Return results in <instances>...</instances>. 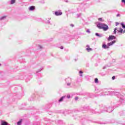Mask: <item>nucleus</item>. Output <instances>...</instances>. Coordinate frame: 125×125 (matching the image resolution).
I'll use <instances>...</instances> for the list:
<instances>
[{
  "instance_id": "423d86ee",
  "label": "nucleus",
  "mask_w": 125,
  "mask_h": 125,
  "mask_svg": "<svg viewBox=\"0 0 125 125\" xmlns=\"http://www.w3.org/2000/svg\"><path fill=\"white\" fill-rule=\"evenodd\" d=\"M115 42H116V40H114L113 41H112L109 43H108L107 45L108 46V47L109 48L110 46H111V45H113V44H114V43H115Z\"/></svg>"
},
{
  "instance_id": "5701e85b",
  "label": "nucleus",
  "mask_w": 125,
  "mask_h": 125,
  "mask_svg": "<svg viewBox=\"0 0 125 125\" xmlns=\"http://www.w3.org/2000/svg\"><path fill=\"white\" fill-rule=\"evenodd\" d=\"M107 67H108V65H105L103 67V69L105 70V69H106V68H107Z\"/></svg>"
},
{
  "instance_id": "4c0bfd02",
  "label": "nucleus",
  "mask_w": 125,
  "mask_h": 125,
  "mask_svg": "<svg viewBox=\"0 0 125 125\" xmlns=\"http://www.w3.org/2000/svg\"><path fill=\"white\" fill-rule=\"evenodd\" d=\"M30 0V1H31L32 0Z\"/></svg>"
},
{
  "instance_id": "f704fd0d",
  "label": "nucleus",
  "mask_w": 125,
  "mask_h": 125,
  "mask_svg": "<svg viewBox=\"0 0 125 125\" xmlns=\"http://www.w3.org/2000/svg\"><path fill=\"white\" fill-rule=\"evenodd\" d=\"M80 76L81 77H83V75L82 74H80Z\"/></svg>"
},
{
  "instance_id": "9d476101",
  "label": "nucleus",
  "mask_w": 125,
  "mask_h": 125,
  "mask_svg": "<svg viewBox=\"0 0 125 125\" xmlns=\"http://www.w3.org/2000/svg\"><path fill=\"white\" fill-rule=\"evenodd\" d=\"M66 97L65 96H62V97L59 100V103H60V102H63V100H64V98H65Z\"/></svg>"
},
{
  "instance_id": "9b49d317",
  "label": "nucleus",
  "mask_w": 125,
  "mask_h": 125,
  "mask_svg": "<svg viewBox=\"0 0 125 125\" xmlns=\"http://www.w3.org/2000/svg\"><path fill=\"white\" fill-rule=\"evenodd\" d=\"M95 36H96L97 37H98V38H102V37H103V34H99L98 33H95Z\"/></svg>"
},
{
  "instance_id": "2f4dec72",
  "label": "nucleus",
  "mask_w": 125,
  "mask_h": 125,
  "mask_svg": "<svg viewBox=\"0 0 125 125\" xmlns=\"http://www.w3.org/2000/svg\"><path fill=\"white\" fill-rule=\"evenodd\" d=\"M79 73H80V74H83V71H79Z\"/></svg>"
},
{
  "instance_id": "7c9ffc66",
  "label": "nucleus",
  "mask_w": 125,
  "mask_h": 125,
  "mask_svg": "<svg viewBox=\"0 0 125 125\" xmlns=\"http://www.w3.org/2000/svg\"><path fill=\"white\" fill-rule=\"evenodd\" d=\"M70 26H71V27H74V24H70Z\"/></svg>"
},
{
  "instance_id": "e433bc0d",
  "label": "nucleus",
  "mask_w": 125,
  "mask_h": 125,
  "mask_svg": "<svg viewBox=\"0 0 125 125\" xmlns=\"http://www.w3.org/2000/svg\"><path fill=\"white\" fill-rule=\"evenodd\" d=\"M1 66V64L0 63V66Z\"/></svg>"
},
{
  "instance_id": "c85d7f7f",
  "label": "nucleus",
  "mask_w": 125,
  "mask_h": 125,
  "mask_svg": "<svg viewBox=\"0 0 125 125\" xmlns=\"http://www.w3.org/2000/svg\"><path fill=\"white\" fill-rule=\"evenodd\" d=\"M119 22H116V26H118L119 25Z\"/></svg>"
},
{
  "instance_id": "b1692460",
  "label": "nucleus",
  "mask_w": 125,
  "mask_h": 125,
  "mask_svg": "<svg viewBox=\"0 0 125 125\" xmlns=\"http://www.w3.org/2000/svg\"><path fill=\"white\" fill-rule=\"evenodd\" d=\"M99 21H102L103 19L102 18H100L98 19Z\"/></svg>"
},
{
  "instance_id": "72a5a7b5",
  "label": "nucleus",
  "mask_w": 125,
  "mask_h": 125,
  "mask_svg": "<svg viewBox=\"0 0 125 125\" xmlns=\"http://www.w3.org/2000/svg\"><path fill=\"white\" fill-rule=\"evenodd\" d=\"M65 1L66 2H69V1H68V0H65Z\"/></svg>"
},
{
  "instance_id": "dca6fc26",
  "label": "nucleus",
  "mask_w": 125,
  "mask_h": 125,
  "mask_svg": "<svg viewBox=\"0 0 125 125\" xmlns=\"http://www.w3.org/2000/svg\"><path fill=\"white\" fill-rule=\"evenodd\" d=\"M121 25L123 29H125V23H124V22H121Z\"/></svg>"
},
{
  "instance_id": "473e14b6",
  "label": "nucleus",
  "mask_w": 125,
  "mask_h": 125,
  "mask_svg": "<svg viewBox=\"0 0 125 125\" xmlns=\"http://www.w3.org/2000/svg\"><path fill=\"white\" fill-rule=\"evenodd\" d=\"M119 16H120V14H118L117 15V17H119Z\"/></svg>"
},
{
  "instance_id": "aec40b11",
  "label": "nucleus",
  "mask_w": 125,
  "mask_h": 125,
  "mask_svg": "<svg viewBox=\"0 0 125 125\" xmlns=\"http://www.w3.org/2000/svg\"><path fill=\"white\" fill-rule=\"evenodd\" d=\"M95 83H98V79H97V78L95 79Z\"/></svg>"
},
{
  "instance_id": "4be33fe9",
  "label": "nucleus",
  "mask_w": 125,
  "mask_h": 125,
  "mask_svg": "<svg viewBox=\"0 0 125 125\" xmlns=\"http://www.w3.org/2000/svg\"><path fill=\"white\" fill-rule=\"evenodd\" d=\"M38 47L40 49H42V47L41 45H39Z\"/></svg>"
},
{
  "instance_id": "a878e982",
  "label": "nucleus",
  "mask_w": 125,
  "mask_h": 125,
  "mask_svg": "<svg viewBox=\"0 0 125 125\" xmlns=\"http://www.w3.org/2000/svg\"><path fill=\"white\" fill-rule=\"evenodd\" d=\"M115 79H116V77L115 76H113L112 77V80H115Z\"/></svg>"
},
{
  "instance_id": "cd10ccee",
  "label": "nucleus",
  "mask_w": 125,
  "mask_h": 125,
  "mask_svg": "<svg viewBox=\"0 0 125 125\" xmlns=\"http://www.w3.org/2000/svg\"><path fill=\"white\" fill-rule=\"evenodd\" d=\"M122 2H124L125 4V0H122Z\"/></svg>"
},
{
  "instance_id": "1a4fd4ad",
  "label": "nucleus",
  "mask_w": 125,
  "mask_h": 125,
  "mask_svg": "<svg viewBox=\"0 0 125 125\" xmlns=\"http://www.w3.org/2000/svg\"><path fill=\"white\" fill-rule=\"evenodd\" d=\"M35 8H35V6H31L29 7V10L30 11H33V10H35Z\"/></svg>"
},
{
  "instance_id": "0eeeda50",
  "label": "nucleus",
  "mask_w": 125,
  "mask_h": 125,
  "mask_svg": "<svg viewBox=\"0 0 125 125\" xmlns=\"http://www.w3.org/2000/svg\"><path fill=\"white\" fill-rule=\"evenodd\" d=\"M86 50H87V51H88V52H89V51H92V49L89 48V45H87L86 46Z\"/></svg>"
},
{
  "instance_id": "f03ea898",
  "label": "nucleus",
  "mask_w": 125,
  "mask_h": 125,
  "mask_svg": "<svg viewBox=\"0 0 125 125\" xmlns=\"http://www.w3.org/2000/svg\"><path fill=\"white\" fill-rule=\"evenodd\" d=\"M101 110H102V112H104V111L108 113H111V112L113 111V109L112 107H108L107 108V107L103 106L101 108Z\"/></svg>"
},
{
  "instance_id": "412c9836",
  "label": "nucleus",
  "mask_w": 125,
  "mask_h": 125,
  "mask_svg": "<svg viewBox=\"0 0 125 125\" xmlns=\"http://www.w3.org/2000/svg\"><path fill=\"white\" fill-rule=\"evenodd\" d=\"M81 16H82L81 14H77V17H81Z\"/></svg>"
},
{
  "instance_id": "f8f14e48",
  "label": "nucleus",
  "mask_w": 125,
  "mask_h": 125,
  "mask_svg": "<svg viewBox=\"0 0 125 125\" xmlns=\"http://www.w3.org/2000/svg\"><path fill=\"white\" fill-rule=\"evenodd\" d=\"M17 125H22V119H21L19 122L17 123Z\"/></svg>"
},
{
  "instance_id": "f3484780",
  "label": "nucleus",
  "mask_w": 125,
  "mask_h": 125,
  "mask_svg": "<svg viewBox=\"0 0 125 125\" xmlns=\"http://www.w3.org/2000/svg\"><path fill=\"white\" fill-rule=\"evenodd\" d=\"M15 0H11L10 4H14L15 3Z\"/></svg>"
},
{
  "instance_id": "7ed1b4c3",
  "label": "nucleus",
  "mask_w": 125,
  "mask_h": 125,
  "mask_svg": "<svg viewBox=\"0 0 125 125\" xmlns=\"http://www.w3.org/2000/svg\"><path fill=\"white\" fill-rule=\"evenodd\" d=\"M67 86H70L71 83H72V79L68 78L65 80Z\"/></svg>"
},
{
  "instance_id": "c756f323",
  "label": "nucleus",
  "mask_w": 125,
  "mask_h": 125,
  "mask_svg": "<svg viewBox=\"0 0 125 125\" xmlns=\"http://www.w3.org/2000/svg\"><path fill=\"white\" fill-rule=\"evenodd\" d=\"M67 98H68V99L71 98V96H67Z\"/></svg>"
},
{
  "instance_id": "6e6552de",
  "label": "nucleus",
  "mask_w": 125,
  "mask_h": 125,
  "mask_svg": "<svg viewBox=\"0 0 125 125\" xmlns=\"http://www.w3.org/2000/svg\"><path fill=\"white\" fill-rule=\"evenodd\" d=\"M102 47L103 48H104V49H106L107 48H109L108 44H107V45H106V44H103Z\"/></svg>"
},
{
  "instance_id": "c9c22d12",
  "label": "nucleus",
  "mask_w": 125,
  "mask_h": 125,
  "mask_svg": "<svg viewBox=\"0 0 125 125\" xmlns=\"http://www.w3.org/2000/svg\"><path fill=\"white\" fill-rule=\"evenodd\" d=\"M48 23H50V21H48Z\"/></svg>"
},
{
  "instance_id": "ddd939ff",
  "label": "nucleus",
  "mask_w": 125,
  "mask_h": 125,
  "mask_svg": "<svg viewBox=\"0 0 125 125\" xmlns=\"http://www.w3.org/2000/svg\"><path fill=\"white\" fill-rule=\"evenodd\" d=\"M117 31H118V28L116 27L114 30L113 34L116 35L117 34Z\"/></svg>"
},
{
  "instance_id": "f257e3e1",
  "label": "nucleus",
  "mask_w": 125,
  "mask_h": 125,
  "mask_svg": "<svg viewBox=\"0 0 125 125\" xmlns=\"http://www.w3.org/2000/svg\"><path fill=\"white\" fill-rule=\"evenodd\" d=\"M97 26L99 29H102L104 31H107L109 30V26L104 23H98Z\"/></svg>"
},
{
  "instance_id": "393cba45",
  "label": "nucleus",
  "mask_w": 125,
  "mask_h": 125,
  "mask_svg": "<svg viewBox=\"0 0 125 125\" xmlns=\"http://www.w3.org/2000/svg\"><path fill=\"white\" fill-rule=\"evenodd\" d=\"M78 99H79V97H76L75 98V100L77 101V100H78Z\"/></svg>"
},
{
  "instance_id": "6ab92c4d",
  "label": "nucleus",
  "mask_w": 125,
  "mask_h": 125,
  "mask_svg": "<svg viewBox=\"0 0 125 125\" xmlns=\"http://www.w3.org/2000/svg\"><path fill=\"white\" fill-rule=\"evenodd\" d=\"M86 33H87L88 34H90V30L89 29H87L86 30Z\"/></svg>"
},
{
  "instance_id": "4468645a",
  "label": "nucleus",
  "mask_w": 125,
  "mask_h": 125,
  "mask_svg": "<svg viewBox=\"0 0 125 125\" xmlns=\"http://www.w3.org/2000/svg\"><path fill=\"white\" fill-rule=\"evenodd\" d=\"M5 18H6V16L1 17L0 18V20H1V21L4 20V19H5Z\"/></svg>"
},
{
  "instance_id": "39448f33",
  "label": "nucleus",
  "mask_w": 125,
  "mask_h": 125,
  "mask_svg": "<svg viewBox=\"0 0 125 125\" xmlns=\"http://www.w3.org/2000/svg\"><path fill=\"white\" fill-rule=\"evenodd\" d=\"M62 12L60 11H56L55 12V15L56 16H60V15H62Z\"/></svg>"
},
{
  "instance_id": "a211bd4d",
  "label": "nucleus",
  "mask_w": 125,
  "mask_h": 125,
  "mask_svg": "<svg viewBox=\"0 0 125 125\" xmlns=\"http://www.w3.org/2000/svg\"><path fill=\"white\" fill-rule=\"evenodd\" d=\"M43 69V67H42L39 70H38L36 73H39L42 71Z\"/></svg>"
},
{
  "instance_id": "2eb2a0df",
  "label": "nucleus",
  "mask_w": 125,
  "mask_h": 125,
  "mask_svg": "<svg viewBox=\"0 0 125 125\" xmlns=\"http://www.w3.org/2000/svg\"><path fill=\"white\" fill-rule=\"evenodd\" d=\"M123 29H122V28H120L119 30H117L118 32L120 33L121 34H123Z\"/></svg>"
},
{
  "instance_id": "20e7f679",
  "label": "nucleus",
  "mask_w": 125,
  "mask_h": 125,
  "mask_svg": "<svg viewBox=\"0 0 125 125\" xmlns=\"http://www.w3.org/2000/svg\"><path fill=\"white\" fill-rule=\"evenodd\" d=\"M107 40L108 41H112L113 40H116V37L113 35H110Z\"/></svg>"
},
{
  "instance_id": "bb28decb",
  "label": "nucleus",
  "mask_w": 125,
  "mask_h": 125,
  "mask_svg": "<svg viewBox=\"0 0 125 125\" xmlns=\"http://www.w3.org/2000/svg\"><path fill=\"white\" fill-rule=\"evenodd\" d=\"M60 48L61 49H63L64 48V47H63V46H61Z\"/></svg>"
}]
</instances>
